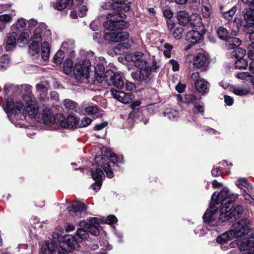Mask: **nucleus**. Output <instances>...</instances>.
<instances>
[{
    "instance_id": "1",
    "label": "nucleus",
    "mask_w": 254,
    "mask_h": 254,
    "mask_svg": "<svg viewBox=\"0 0 254 254\" xmlns=\"http://www.w3.org/2000/svg\"><path fill=\"white\" fill-rule=\"evenodd\" d=\"M238 198V194H229L228 189L224 188L219 193L215 192L211 196V202L203 216L204 221L211 226L217 225V217L215 216L218 209L222 205L219 221L221 222H233L239 218L243 212V207L238 205L233 207V202Z\"/></svg>"
},
{
    "instance_id": "2",
    "label": "nucleus",
    "mask_w": 254,
    "mask_h": 254,
    "mask_svg": "<svg viewBox=\"0 0 254 254\" xmlns=\"http://www.w3.org/2000/svg\"><path fill=\"white\" fill-rule=\"evenodd\" d=\"M126 15L123 13H110L107 16V21L103 25L106 30L110 31L105 33L104 38L106 40L119 42L129 38V34L127 32L118 30L127 26V23L124 21Z\"/></svg>"
},
{
    "instance_id": "3",
    "label": "nucleus",
    "mask_w": 254,
    "mask_h": 254,
    "mask_svg": "<svg viewBox=\"0 0 254 254\" xmlns=\"http://www.w3.org/2000/svg\"><path fill=\"white\" fill-rule=\"evenodd\" d=\"M110 161L106 160L105 157L101 158L100 163L98 165L96 170L91 171L92 179L95 182L91 187L93 190L96 191H98L101 188L102 183V179L104 176V172L109 178H112L114 174L111 165H114L117 162H121L119 157L115 154L110 155Z\"/></svg>"
},
{
    "instance_id": "4",
    "label": "nucleus",
    "mask_w": 254,
    "mask_h": 254,
    "mask_svg": "<svg viewBox=\"0 0 254 254\" xmlns=\"http://www.w3.org/2000/svg\"><path fill=\"white\" fill-rule=\"evenodd\" d=\"M88 237V233L87 230H86L85 229L80 228L77 230L75 235L68 236L64 238V240L69 250L71 251L75 249L78 242H80L83 240L86 239Z\"/></svg>"
},
{
    "instance_id": "5",
    "label": "nucleus",
    "mask_w": 254,
    "mask_h": 254,
    "mask_svg": "<svg viewBox=\"0 0 254 254\" xmlns=\"http://www.w3.org/2000/svg\"><path fill=\"white\" fill-rule=\"evenodd\" d=\"M26 102V108H23L20 112L17 113V117L21 120L26 119L27 115L31 118L36 117L38 113V107L34 98L24 100Z\"/></svg>"
},
{
    "instance_id": "6",
    "label": "nucleus",
    "mask_w": 254,
    "mask_h": 254,
    "mask_svg": "<svg viewBox=\"0 0 254 254\" xmlns=\"http://www.w3.org/2000/svg\"><path fill=\"white\" fill-rule=\"evenodd\" d=\"M127 0H105L104 4L102 7L106 9H112L117 11L114 13H122V11H128L130 9V6L128 3L125 2Z\"/></svg>"
},
{
    "instance_id": "7",
    "label": "nucleus",
    "mask_w": 254,
    "mask_h": 254,
    "mask_svg": "<svg viewBox=\"0 0 254 254\" xmlns=\"http://www.w3.org/2000/svg\"><path fill=\"white\" fill-rule=\"evenodd\" d=\"M250 221L249 219L244 218L233 225V228L230 231L233 237H242L248 234L249 232V225Z\"/></svg>"
},
{
    "instance_id": "8",
    "label": "nucleus",
    "mask_w": 254,
    "mask_h": 254,
    "mask_svg": "<svg viewBox=\"0 0 254 254\" xmlns=\"http://www.w3.org/2000/svg\"><path fill=\"white\" fill-rule=\"evenodd\" d=\"M91 63L88 59H85L82 62V64L75 67L73 71L76 78L81 82L89 77Z\"/></svg>"
},
{
    "instance_id": "9",
    "label": "nucleus",
    "mask_w": 254,
    "mask_h": 254,
    "mask_svg": "<svg viewBox=\"0 0 254 254\" xmlns=\"http://www.w3.org/2000/svg\"><path fill=\"white\" fill-rule=\"evenodd\" d=\"M41 252L43 254H66L67 251L57 242L48 241L42 247Z\"/></svg>"
},
{
    "instance_id": "10",
    "label": "nucleus",
    "mask_w": 254,
    "mask_h": 254,
    "mask_svg": "<svg viewBox=\"0 0 254 254\" xmlns=\"http://www.w3.org/2000/svg\"><path fill=\"white\" fill-rule=\"evenodd\" d=\"M8 89L13 90L15 92H19L23 94V99L24 100H30V99L34 98L31 94L32 86L29 84H22L19 85H5L4 86V91L7 93L6 90Z\"/></svg>"
},
{
    "instance_id": "11",
    "label": "nucleus",
    "mask_w": 254,
    "mask_h": 254,
    "mask_svg": "<svg viewBox=\"0 0 254 254\" xmlns=\"http://www.w3.org/2000/svg\"><path fill=\"white\" fill-rule=\"evenodd\" d=\"M23 107V103L21 101L16 102L15 104L13 99L8 98L5 104L2 105V108L6 113L7 114L8 118L13 114L14 112L17 114L20 112Z\"/></svg>"
},
{
    "instance_id": "12",
    "label": "nucleus",
    "mask_w": 254,
    "mask_h": 254,
    "mask_svg": "<svg viewBox=\"0 0 254 254\" xmlns=\"http://www.w3.org/2000/svg\"><path fill=\"white\" fill-rule=\"evenodd\" d=\"M70 215L75 218L84 216L86 214V206L79 201H74L70 207L68 208Z\"/></svg>"
},
{
    "instance_id": "13",
    "label": "nucleus",
    "mask_w": 254,
    "mask_h": 254,
    "mask_svg": "<svg viewBox=\"0 0 254 254\" xmlns=\"http://www.w3.org/2000/svg\"><path fill=\"white\" fill-rule=\"evenodd\" d=\"M58 124L61 127L64 128L76 127L77 125V119L72 115H69L65 119L63 114H60L58 115Z\"/></svg>"
},
{
    "instance_id": "14",
    "label": "nucleus",
    "mask_w": 254,
    "mask_h": 254,
    "mask_svg": "<svg viewBox=\"0 0 254 254\" xmlns=\"http://www.w3.org/2000/svg\"><path fill=\"white\" fill-rule=\"evenodd\" d=\"M139 70L131 73L132 78L138 81H143L148 79L151 74V69L147 63L143 65L142 68H138Z\"/></svg>"
},
{
    "instance_id": "15",
    "label": "nucleus",
    "mask_w": 254,
    "mask_h": 254,
    "mask_svg": "<svg viewBox=\"0 0 254 254\" xmlns=\"http://www.w3.org/2000/svg\"><path fill=\"white\" fill-rule=\"evenodd\" d=\"M111 93L113 97L119 101L124 103L128 104L131 103L133 98V95L130 92L125 93L123 91L111 89Z\"/></svg>"
},
{
    "instance_id": "16",
    "label": "nucleus",
    "mask_w": 254,
    "mask_h": 254,
    "mask_svg": "<svg viewBox=\"0 0 254 254\" xmlns=\"http://www.w3.org/2000/svg\"><path fill=\"white\" fill-rule=\"evenodd\" d=\"M143 57L144 54L142 52H136L127 55L126 59L128 61L133 62L137 68H142L143 65H145V64H147Z\"/></svg>"
},
{
    "instance_id": "17",
    "label": "nucleus",
    "mask_w": 254,
    "mask_h": 254,
    "mask_svg": "<svg viewBox=\"0 0 254 254\" xmlns=\"http://www.w3.org/2000/svg\"><path fill=\"white\" fill-rule=\"evenodd\" d=\"M105 82L109 85H114L116 87L122 89L124 86V81L121 75L118 73H110L105 76Z\"/></svg>"
},
{
    "instance_id": "18",
    "label": "nucleus",
    "mask_w": 254,
    "mask_h": 254,
    "mask_svg": "<svg viewBox=\"0 0 254 254\" xmlns=\"http://www.w3.org/2000/svg\"><path fill=\"white\" fill-rule=\"evenodd\" d=\"M30 40L32 43L29 46V48L31 54L34 55V54H38L39 52V43H41L42 40L41 33L38 29L35 30Z\"/></svg>"
},
{
    "instance_id": "19",
    "label": "nucleus",
    "mask_w": 254,
    "mask_h": 254,
    "mask_svg": "<svg viewBox=\"0 0 254 254\" xmlns=\"http://www.w3.org/2000/svg\"><path fill=\"white\" fill-rule=\"evenodd\" d=\"M104 65L102 64H98L95 67V78L98 83H102L105 81V76L110 73H113L112 70L107 71L105 73Z\"/></svg>"
},
{
    "instance_id": "20",
    "label": "nucleus",
    "mask_w": 254,
    "mask_h": 254,
    "mask_svg": "<svg viewBox=\"0 0 254 254\" xmlns=\"http://www.w3.org/2000/svg\"><path fill=\"white\" fill-rule=\"evenodd\" d=\"M244 20L245 21L244 26L251 28L254 26V11L251 8H245L242 11Z\"/></svg>"
},
{
    "instance_id": "21",
    "label": "nucleus",
    "mask_w": 254,
    "mask_h": 254,
    "mask_svg": "<svg viewBox=\"0 0 254 254\" xmlns=\"http://www.w3.org/2000/svg\"><path fill=\"white\" fill-rule=\"evenodd\" d=\"M186 40L190 43L189 46L190 48L191 45L201 43L203 40V36L197 31L191 30L187 33Z\"/></svg>"
},
{
    "instance_id": "22",
    "label": "nucleus",
    "mask_w": 254,
    "mask_h": 254,
    "mask_svg": "<svg viewBox=\"0 0 254 254\" xmlns=\"http://www.w3.org/2000/svg\"><path fill=\"white\" fill-rule=\"evenodd\" d=\"M193 65L196 68L205 70L207 65L206 56L203 53L197 54L194 59Z\"/></svg>"
},
{
    "instance_id": "23",
    "label": "nucleus",
    "mask_w": 254,
    "mask_h": 254,
    "mask_svg": "<svg viewBox=\"0 0 254 254\" xmlns=\"http://www.w3.org/2000/svg\"><path fill=\"white\" fill-rule=\"evenodd\" d=\"M54 117L51 110L49 109H45L43 110V121L44 124L49 125L53 124L54 123L58 124V115Z\"/></svg>"
},
{
    "instance_id": "24",
    "label": "nucleus",
    "mask_w": 254,
    "mask_h": 254,
    "mask_svg": "<svg viewBox=\"0 0 254 254\" xmlns=\"http://www.w3.org/2000/svg\"><path fill=\"white\" fill-rule=\"evenodd\" d=\"M188 13L185 10H180L177 13V19L178 23L183 26H186L189 23Z\"/></svg>"
},
{
    "instance_id": "25",
    "label": "nucleus",
    "mask_w": 254,
    "mask_h": 254,
    "mask_svg": "<svg viewBox=\"0 0 254 254\" xmlns=\"http://www.w3.org/2000/svg\"><path fill=\"white\" fill-rule=\"evenodd\" d=\"M17 36V34L15 32H12L9 34L5 44V49L7 51H10L15 48Z\"/></svg>"
},
{
    "instance_id": "26",
    "label": "nucleus",
    "mask_w": 254,
    "mask_h": 254,
    "mask_svg": "<svg viewBox=\"0 0 254 254\" xmlns=\"http://www.w3.org/2000/svg\"><path fill=\"white\" fill-rule=\"evenodd\" d=\"M195 86L197 90L202 94H204L209 91V84L203 78L199 81H197L195 83Z\"/></svg>"
},
{
    "instance_id": "27",
    "label": "nucleus",
    "mask_w": 254,
    "mask_h": 254,
    "mask_svg": "<svg viewBox=\"0 0 254 254\" xmlns=\"http://www.w3.org/2000/svg\"><path fill=\"white\" fill-rule=\"evenodd\" d=\"M226 41V46L229 49L236 48L241 44L240 39L235 37H229Z\"/></svg>"
},
{
    "instance_id": "28",
    "label": "nucleus",
    "mask_w": 254,
    "mask_h": 254,
    "mask_svg": "<svg viewBox=\"0 0 254 254\" xmlns=\"http://www.w3.org/2000/svg\"><path fill=\"white\" fill-rule=\"evenodd\" d=\"M239 246V249L241 251H249L251 252L252 246L254 245V242L252 240L248 239L240 242L239 244L237 243Z\"/></svg>"
},
{
    "instance_id": "29",
    "label": "nucleus",
    "mask_w": 254,
    "mask_h": 254,
    "mask_svg": "<svg viewBox=\"0 0 254 254\" xmlns=\"http://www.w3.org/2000/svg\"><path fill=\"white\" fill-rule=\"evenodd\" d=\"M189 23L194 28L200 27L202 25L201 18L196 13H193L190 16Z\"/></svg>"
},
{
    "instance_id": "30",
    "label": "nucleus",
    "mask_w": 254,
    "mask_h": 254,
    "mask_svg": "<svg viewBox=\"0 0 254 254\" xmlns=\"http://www.w3.org/2000/svg\"><path fill=\"white\" fill-rule=\"evenodd\" d=\"M72 4L73 0H60L54 6V8L58 10H62L68 6H71Z\"/></svg>"
},
{
    "instance_id": "31",
    "label": "nucleus",
    "mask_w": 254,
    "mask_h": 254,
    "mask_svg": "<svg viewBox=\"0 0 254 254\" xmlns=\"http://www.w3.org/2000/svg\"><path fill=\"white\" fill-rule=\"evenodd\" d=\"M50 46L47 42L44 41L41 45V55L42 58L44 61H47L49 59L50 55Z\"/></svg>"
},
{
    "instance_id": "32",
    "label": "nucleus",
    "mask_w": 254,
    "mask_h": 254,
    "mask_svg": "<svg viewBox=\"0 0 254 254\" xmlns=\"http://www.w3.org/2000/svg\"><path fill=\"white\" fill-rule=\"evenodd\" d=\"M164 116L171 120L176 121L179 117V112L172 109H166L163 113Z\"/></svg>"
},
{
    "instance_id": "33",
    "label": "nucleus",
    "mask_w": 254,
    "mask_h": 254,
    "mask_svg": "<svg viewBox=\"0 0 254 254\" xmlns=\"http://www.w3.org/2000/svg\"><path fill=\"white\" fill-rule=\"evenodd\" d=\"M230 230L219 236L216 239L217 242L220 244H224L226 242L230 240L232 238H234Z\"/></svg>"
},
{
    "instance_id": "34",
    "label": "nucleus",
    "mask_w": 254,
    "mask_h": 254,
    "mask_svg": "<svg viewBox=\"0 0 254 254\" xmlns=\"http://www.w3.org/2000/svg\"><path fill=\"white\" fill-rule=\"evenodd\" d=\"M217 34L218 37L222 40L226 41L229 37V32L228 30L220 26L218 28L217 30Z\"/></svg>"
},
{
    "instance_id": "35",
    "label": "nucleus",
    "mask_w": 254,
    "mask_h": 254,
    "mask_svg": "<svg viewBox=\"0 0 254 254\" xmlns=\"http://www.w3.org/2000/svg\"><path fill=\"white\" fill-rule=\"evenodd\" d=\"M65 108L68 111H76L77 104L76 102L70 99H65L64 102Z\"/></svg>"
},
{
    "instance_id": "36",
    "label": "nucleus",
    "mask_w": 254,
    "mask_h": 254,
    "mask_svg": "<svg viewBox=\"0 0 254 254\" xmlns=\"http://www.w3.org/2000/svg\"><path fill=\"white\" fill-rule=\"evenodd\" d=\"M73 68V62L70 60L68 59L65 60L64 63L63 69L64 73L69 74L72 70Z\"/></svg>"
},
{
    "instance_id": "37",
    "label": "nucleus",
    "mask_w": 254,
    "mask_h": 254,
    "mask_svg": "<svg viewBox=\"0 0 254 254\" xmlns=\"http://www.w3.org/2000/svg\"><path fill=\"white\" fill-rule=\"evenodd\" d=\"M236 77L243 80H250L251 82H253L254 77L247 72L238 73L236 75Z\"/></svg>"
},
{
    "instance_id": "38",
    "label": "nucleus",
    "mask_w": 254,
    "mask_h": 254,
    "mask_svg": "<svg viewBox=\"0 0 254 254\" xmlns=\"http://www.w3.org/2000/svg\"><path fill=\"white\" fill-rule=\"evenodd\" d=\"M233 25L232 26V30L234 32L236 33L239 30V28L241 25H243L244 21L240 20L239 18L235 17L233 22H232Z\"/></svg>"
},
{
    "instance_id": "39",
    "label": "nucleus",
    "mask_w": 254,
    "mask_h": 254,
    "mask_svg": "<svg viewBox=\"0 0 254 254\" xmlns=\"http://www.w3.org/2000/svg\"><path fill=\"white\" fill-rule=\"evenodd\" d=\"M236 185L238 187L243 186L246 188L247 189H248L249 188L252 189L251 184L249 183L248 180L245 178H239L236 182Z\"/></svg>"
},
{
    "instance_id": "40",
    "label": "nucleus",
    "mask_w": 254,
    "mask_h": 254,
    "mask_svg": "<svg viewBox=\"0 0 254 254\" xmlns=\"http://www.w3.org/2000/svg\"><path fill=\"white\" fill-rule=\"evenodd\" d=\"M246 55V51L242 48H236L235 49L232 54V56H234L236 59H241Z\"/></svg>"
},
{
    "instance_id": "41",
    "label": "nucleus",
    "mask_w": 254,
    "mask_h": 254,
    "mask_svg": "<svg viewBox=\"0 0 254 254\" xmlns=\"http://www.w3.org/2000/svg\"><path fill=\"white\" fill-rule=\"evenodd\" d=\"M184 29L181 27H177L171 33L173 37L177 40H180L182 37Z\"/></svg>"
},
{
    "instance_id": "42",
    "label": "nucleus",
    "mask_w": 254,
    "mask_h": 254,
    "mask_svg": "<svg viewBox=\"0 0 254 254\" xmlns=\"http://www.w3.org/2000/svg\"><path fill=\"white\" fill-rule=\"evenodd\" d=\"M64 54L62 51H58L55 55L54 57V62L56 64H60L64 60Z\"/></svg>"
},
{
    "instance_id": "43",
    "label": "nucleus",
    "mask_w": 254,
    "mask_h": 254,
    "mask_svg": "<svg viewBox=\"0 0 254 254\" xmlns=\"http://www.w3.org/2000/svg\"><path fill=\"white\" fill-rule=\"evenodd\" d=\"M247 66V62L244 59H238L235 63V67L236 69H245Z\"/></svg>"
},
{
    "instance_id": "44",
    "label": "nucleus",
    "mask_w": 254,
    "mask_h": 254,
    "mask_svg": "<svg viewBox=\"0 0 254 254\" xmlns=\"http://www.w3.org/2000/svg\"><path fill=\"white\" fill-rule=\"evenodd\" d=\"M233 92L236 95L243 96L246 95L249 92V90L243 87H235L233 88Z\"/></svg>"
},
{
    "instance_id": "45",
    "label": "nucleus",
    "mask_w": 254,
    "mask_h": 254,
    "mask_svg": "<svg viewBox=\"0 0 254 254\" xmlns=\"http://www.w3.org/2000/svg\"><path fill=\"white\" fill-rule=\"evenodd\" d=\"M26 25L27 21L25 19L21 18L17 20L15 24V27L17 30L21 31L26 29Z\"/></svg>"
},
{
    "instance_id": "46",
    "label": "nucleus",
    "mask_w": 254,
    "mask_h": 254,
    "mask_svg": "<svg viewBox=\"0 0 254 254\" xmlns=\"http://www.w3.org/2000/svg\"><path fill=\"white\" fill-rule=\"evenodd\" d=\"M9 63V58L6 55H3L0 58V69H4Z\"/></svg>"
},
{
    "instance_id": "47",
    "label": "nucleus",
    "mask_w": 254,
    "mask_h": 254,
    "mask_svg": "<svg viewBox=\"0 0 254 254\" xmlns=\"http://www.w3.org/2000/svg\"><path fill=\"white\" fill-rule=\"evenodd\" d=\"M241 194L244 196L247 202L251 204H254V198L244 189H241Z\"/></svg>"
},
{
    "instance_id": "48",
    "label": "nucleus",
    "mask_w": 254,
    "mask_h": 254,
    "mask_svg": "<svg viewBox=\"0 0 254 254\" xmlns=\"http://www.w3.org/2000/svg\"><path fill=\"white\" fill-rule=\"evenodd\" d=\"M236 10L237 7L236 6H234L232 9L223 13V17L227 20H231L233 16L236 12Z\"/></svg>"
},
{
    "instance_id": "49",
    "label": "nucleus",
    "mask_w": 254,
    "mask_h": 254,
    "mask_svg": "<svg viewBox=\"0 0 254 254\" xmlns=\"http://www.w3.org/2000/svg\"><path fill=\"white\" fill-rule=\"evenodd\" d=\"M85 227L86 228L87 231L89 232L93 235L96 236L99 234L98 226L96 225H86Z\"/></svg>"
},
{
    "instance_id": "50",
    "label": "nucleus",
    "mask_w": 254,
    "mask_h": 254,
    "mask_svg": "<svg viewBox=\"0 0 254 254\" xmlns=\"http://www.w3.org/2000/svg\"><path fill=\"white\" fill-rule=\"evenodd\" d=\"M29 35L27 33L22 32L18 38L17 41L18 43L26 44L27 43Z\"/></svg>"
},
{
    "instance_id": "51",
    "label": "nucleus",
    "mask_w": 254,
    "mask_h": 254,
    "mask_svg": "<svg viewBox=\"0 0 254 254\" xmlns=\"http://www.w3.org/2000/svg\"><path fill=\"white\" fill-rule=\"evenodd\" d=\"M201 11L202 16L205 18H209L211 13V6L202 7Z\"/></svg>"
},
{
    "instance_id": "52",
    "label": "nucleus",
    "mask_w": 254,
    "mask_h": 254,
    "mask_svg": "<svg viewBox=\"0 0 254 254\" xmlns=\"http://www.w3.org/2000/svg\"><path fill=\"white\" fill-rule=\"evenodd\" d=\"M98 111V108L96 106H91L86 107L85 112L88 115L96 114Z\"/></svg>"
},
{
    "instance_id": "53",
    "label": "nucleus",
    "mask_w": 254,
    "mask_h": 254,
    "mask_svg": "<svg viewBox=\"0 0 254 254\" xmlns=\"http://www.w3.org/2000/svg\"><path fill=\"white\" fill-rule=\"evenodd\" d=\"M92 122V120L91 119L87 117L83 118L81 121V122L78 125V127H86L89 125Z\"/></svg>"
},
{
    "instance_id": "54",
    "label": "nucleus",
    "mask_w": 254,
    "mask_h": 254,
    "mask_svg": "<svg viewBox=\"0 0 254 254\" xmlns=\"http://www.w3.org/2000/svg\"><path fill=\"white\" fill-rule=\"evenodd\" d=\"M249 52L248 56L251 60H254V44H250L248 46Z\"/></svg>"
},
{
    "instance_id": "55",
    "label": "nucleus",
    "mask_w": 254,
    "mask_h": 254,
    "mask_svg": "<svg viewBox=\"0 0 254 254\" xmlns=\"http://www.w3.org/2000/svg\"><path fill=\"white\" fill-rule=\"evenodd\" d=\"M196 97L192 94L186 95L184 97V102L187 103H192L196 100Z\"/></svg>"
},
{
    "instance_id": "56",
    "label": "nucleus",
    "mask_w": 254,
    "mask_h": 254,
    "mask_svg": "<svg viewBox=\"0 0 254 254\" xmlns=\"http://www.w3.org/2000/svg\"><path fill=\"white\" fill-rule=\"evenodd\" d=\"M169 64L172 66V70L174 71H177L179 69V64L178 61L174 60H170Z\"/></svg>"
},
{
    "instance_id": "57",
    "label": "nucleus",
    "mask_w": 254,
    "mask_h": 254,
    "mask_svg": "<svg viewBox=\"0 0 254 254\" xmlns=\"http://www.w3.org/2000/svg\"><path fill=\"white\" fill-rule=\"evenodd\" d=\"M87 10L88 8L86 5H81V6L79 7V13L78 14L79 16L80 17H84L86 15Z\"/></svg>"
},
{
    "instance_id": "58",
    "label": "nucleus",
    "mask_w": 254,
    "mask_h": 254,
    "mask_svg": "<svg viewBox=\"0 0 254 254\" xmlns=\"http://www.w3.org/2000/svg\"><path fill=\"white\" fill-rule=\"evenodd\" d=\"M247 32L250 33L249 39L251 42L250 44H254V26L248 28Z\"/></svg>"
},
{
    "instance_id": "59",
    "label": "nucleus",
    "mask_w": 254,
    "mask_h": 254,
    "mask_svg": "<svg viewBox=\"0 0 254 254\" xmlns=\"http://www.w3.org/2000/svg\"><path fill=\"white\" fill-rule=\"evenodd\" d=\"M28 23V26L27 27L28 30H31L34 28L37 24V22L35 20L30 19L29 21H27V24Z\"/></svg>"
},
{
    "instance_id": "60",
    "label": "nucleus",
    "mask_w": 254,
    "mask_h": 254,
    "mask_svg": "<svg viewBox=\"0 0 254 254\" xmlns=\"http://www.w3.org/2000/svg\"><path fill=\"white\" fill-rule=\"evenodd\" d=\"M86 225H96L97 226H99V220L96 217H93L91 218L88 223H86Z\"/></svg>"
},
{
    "instance_id": "61",
    "label": "nucleus",
    "mask_w": 254,
    "mask_h": 254,
    "mask_svg": "<svg viewBox=\"0 0 254 254\" xmlns=\"http://www.w3.org/2000/svg\"><path fill=\"white\" fill-rule=\"evenodd\" d=\"M117 221V218L114 215H109L108 216L106 219V222L107 223L111 224H114Z\"/></svg>"
},
{
    "instance_id": "62",
    "label": "nucleus",
    "mask_w": 254,
    "mask_h": 254,
    "mask_svg": "<svg viewBox=\"0 0 254 254\" xmlns=\"http://www.w3.org/2000/svg\"><path fill=\"white\" fill-rule=\"evenodd\" d=\"M12 20V17L9 14H3L0 16V21L5 22H9Z\"/></svg>"
},
{
    "instance_id": "63",
    "label": "nucleus",
    "mask_w": 254,
    "mask_h": 254,
    "mask_svg": "<svg viewBox=\"0 0 254 254\" xmlns=\"http://www.w3.org/2000/svg\"><path fill=\"white\" fill-rule=\"evenodd\" d=\"M193 111L195 113L203 112V106L199 104L196 103L194 105Z\"/></svg>"
},
{
    "instance_id": "64",
    "label": "nucleus",
    "mask_w": 254,
    "mask_h": 254,
    "mask_svg": "<svg viewBox=\"0 0 254 254\" xmlns=\"http://www.w3.org/2000/svg\"><path fill=\"white\" fill-rule=\"evenodd\" d=\"M163 15L166 18L170 19L173 15L172 11L169 9H166L163 10Z\"/></svg>"
}]
</instances>
